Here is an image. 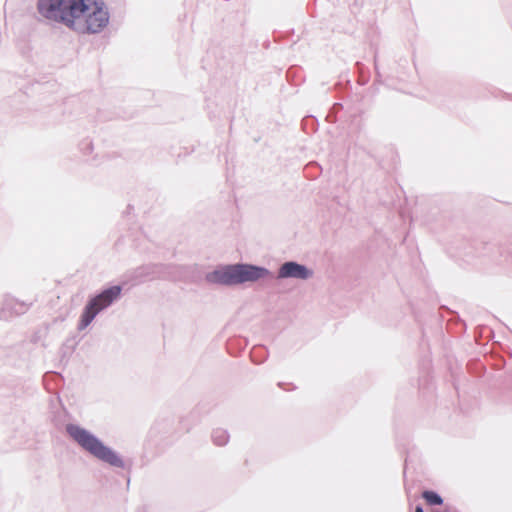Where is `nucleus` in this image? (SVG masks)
Wrapping results in <instances>:
<instances>
[{"instance_id":"nucleus-1","label":"nucleus","mask_w":512,"mask_h":512,"mask_svg":"<svg viewBox=\"0 0 512 512\" xmlns=\"http://www.w3.org/2000/svg\"><path fill=\"white\" fill-rule=\"evenodd\" d=\"M37 9L44 18L62 23L79 34L99 33L110 19L102 0H39Z\"/></svg>"},{"instance_id":"nucleus-2","label":"nucleus","mask_w":512,"mask_h":512,"mask_svg":"<svg viewBox=\"0 0 512 512\" xmlns=\"http://www.w3.org/2000/svg\"><path fill=\"white\" fill-rule=\"evenodd\" d=\"M267 274L263 268L252 265H230L207 274L210 283L235 285L244 282L256 281Z\"/></svg>"},{"instance_id":"nucleus-3","label":"nucleus","mask_w":512,"mask_h":512,"mask_svg":"<svg viewBox=\"0 0 512 512\" xmlns=\"http://www.w3.org/2000/svg\"><path fill=\"white\" fill-rule=\"evenodd\" d=\"M66 431L82 448L98 459L113 466H122L121 459L87 430L77 425L69 424L66 427Z\"/></svg>"},{"instance_id":"nucleus-4","label":"nucleus","mask_w":512,"mask_h":512,"mask_svg":"<svg viewBox=\"0 0 512 512\" xmlns=\"http://www.w3.org/2000/svg\"><path fill=\"white\" fill-rule=\"evenodd\" d=\"M121 287L113 286L92 298L86 305L80 320V329L86 328L95 316L120 296Z\"/></svg>"},{"instance_id":"nucleus-5","label":"nucleus","mask_w":512,"mask_h":512,"mask_svg":"<svg viewBox=\"0 0 512 512\" xmlns=\"http://www.w3.org/2000/svg\"><path fill=\"white\" fill-rule=\"evenodd\" d=\"M309 276L310 272L306 269V267L295 262H287L283 264L279 270L280 278L293 277L306 279Z\"/></svg>"},{"instance_id":"nucleus-6","label":"nucleus","mask_w":512,"mask_h":512,"mask_svg":"<svg viewBox=\"0 0 512 512\" xmlns=\"http://www.w3.org/2000/svg\"><path fill=\"white\" fill-rule=\"evenodd\" d=\"M423 499L429 505H440L442 504V498L433 491H424L422 494Z\"/></svg>"},{"instance_id":"nucleus-7","label":"nucleus","mask_w":512,"mask_h":512,"mask_svg":"<svg viewBox=\"0 0 512 512\" xmlns=\"http://www.w3.org/2000/svg\"><path fill=\"white\" fill-rule=\"evenodd\" d=\"M215 441L218 445H224L227 441L225 435H222L221 437H219V440H218V437L216 436L215 437Z\"/></svg>"},{"instance_id":"nucleus-8","label":"nucleus","mask_w":512,"mask_h":512,"mask_svg":"<svg viewBox=\"0 0 512 512\" xmlns=\"http://www.w3.org/2000/svg\"><path fill=\"white\" fill-rule=\"evenodd\" d=\"M415 512H424V511H423V509L421 507H416Z\"/></svg>"}]
</instances>
